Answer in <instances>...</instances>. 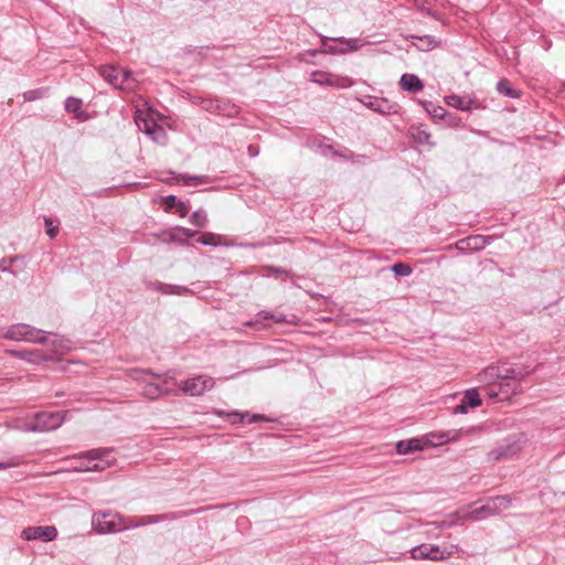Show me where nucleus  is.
I'll return each instance as SVG.
<instances>
[{
	"instance_id": "obj_1",
	"label": "nucleus",
	"mask_w": 565,
	"mask_h": 565,
	"mask_svg": "<svg viewBox=\"0 0 565 565\" xmlns=\"http://www.w3.org/2000/svg\"><path fill=\"white\" fill-rule=\"evenodd\" d=\"M100 76L115 88L134 92L136 87V79L132 74L121 67L114 65H104L99 68Z\"/></svg>"
},
{
	"instance_id": "obj_2",
	"label": "nucleus",
	"mask_w": 565,
	"mask_h": 565,
	"mask_svg": "<svg viewBox=\"0 0 565 565\" xmlns=\"http://www.w3.org/2000/svg\"><path fill=\"white\" fill-rule=\"evenodd\" d=\"M3 338L14 341H28L40 344H44L47 341V337L45 335L44 331L25 323L11 326L3 334Z\"/></svg>"
},
{
	"instance_id": "obj_3",
	"label": "nucleus",
	"mask_w": 565,
	"mask_h": 565,
	"mask_svg": "<svg viewBox=\"0 0 565 565\" xmlns=\"http://www.w3.org/2000/svg\"><path fill=\"white\" fill-rule=\"evenodd\" d=\"M486 395L491 399L508 401L513 395L522 393L520 380H499L495 383H489L484 387Z\"/></svg>"
},
{
	"instance_id": "obj_4",
	"label": "nucleus",
	"mask_w": 565,
	"mask_h": 565,
	"mask_svg": "<svg viewBox=\"0 0 565 565\" xmlns=\"http://www.w3.org/2000/svg\"><path fill=\"white\" fill-rule=\"evenodd\" d=\"M121 516L111 511L95 512L92 518L93 529L98 534L115 533L128 529L129 526L121 525Z\"/></svg>"
},
{
	"instance_id": "obj_5",
	"label": "nucleus",
	"mask_w": 565,
	"mask_h": 565,
	"mask_svg": "<svg viewBox=\"0 0 565 565\" xmlns=\"http://www.w3.org/2000/svg\"><path fill=\"white\" fill-rule=\"evenodd\" d=\"M113 452V449L109 448H97L92 449L83 455L81 458L87 460V462L82 463L81 467L76 468L81 471H100L111 466L115 459H108L107 457Z\"/></svg>"
},
{
	"instance_id": "obj_6",
	"label": "nucleus",
	"mask_w": 565,
	"mask_h": 565,
	"mask_svg": "<svg viewBox=\"0 0 565 565\" xmlns=\"http://www.w3.org/2000/svg\"><path fill=\"white\" fill-rule=\"evenodd\" d=\"M67 412H40L34 415L33 420L28 425L29 431L54 430L62 426Z\"/></svg>"
},
{
	"instance_id": "obj_7",
	"label": "nucleus",
	"mask_w": 565,
	"mask_h": 565,
	"mask_svg": "<svg viewBox=\"0 0 565 565\" xmlns=\"http://www.w3.org/2000/svg\"><path fill=\"white\" fill-rule=\"evenodd\" d=\"M181 391L190 396H201L215 386V380L206 375H198L180 383Z\"/></svg>"
},
{
	"instance_id": "obj_8",
	"label": "nucleus",
	"mask_w": 565,
	"mask_h": 565,
	"mask_svg": "<svg viewBox=\"0 0 565 565\" xmlns=\"http://www.w3.org/2000/svg\"><path fill=\"white\" fill-rule=\"evenodd\" d=\"M522 450L521 445L516 440H507L503 444L499 445L487 454L488 461H501L513 459L516 457Z\"/></svg>"
},
{
	"instance_id": "obj_9",
	"label": "nucleus",
	"mask_w": 565,
	"mask_h": 565,
	"mask_svg": "<svg viewBox=\"0 0 565 565\" xmlns=\"http://www.w3.org/2000/svg\"><path fill=\"white\" fill-rule=\"evenodd\" d=\"M523 375L521 371L515 369H507L501 372L499 367L489 366L479 374V381L486 382L488 385L489 383H495V380H521Z\"/></svg>"
},
{
	"instance_id": "obj_10",
	"label": "nucleus",
	"mask_w": 565,
	"mask_h": 565,
	"mask_svg": "<svg viewBox=\"0 0 565 565\" xmlns=\"http://www.w3.org/2000/svg\"><path fill=\"white\" fill-rule=\"evenodd\" d=\"M450 552H445L434 544H420L411 551L413 559L443 561L450 556Z\"/></svg>"
},
{
	"instance_id": "obj_11",
	"label": "nucleus",
	"mask_w": 565,
	"mask_h": 565,
	"mask_svg": "<svg viewBox=\"0 0 565 565\" xmlns=\"http://www.w3.org/2000/svg\"><path fill=\"white\" fill-rule=\"evenodd\" d=\"M21 537L25 541L40 540L42 542H51L57 537V529L53 525L29 526L22 531Z\"/></svg>"
},
{
	"instance_id": "obj_12",
	"label": "nucleus",
	"mask_w": 565,
	"mask_h": 565,
	"mask_svg": "<svg viewBox=\"0 0 565 565\" xmlns=\"http://www.w3.org/2000/svg\"><path fill=\"white\" fill-rule=\"evenodd\" d=\"M202 509L196 510H182L177 512H169L163 514H154V515H146L140 519V522L136 523L131 527H138L141 525H148L152 523H158L162 521H174L181 518H186L189 515L199 513Z\"/></svg>"
},
{
	"instance_id": "obj_13",
	"label": "nucleus",
	"mask_w": 565,
	"mask_h": 565,
	"mask_svg": "<svg viewBox=\"0 0 565 565\" xmlns=\"http://www.w3.org/2000/svg\"><path fill=\"white\" fill-rule=\"evenodd\" d=\"M147 286L149 289L163 295L190 296L193 294V291L185 286L163 284L161 281H150Z\"/></svg>"
},
{
	"instance_id": "obj_14",
	"label": "nucleus",
	"mask_w": 565,
	"mask_h": 565,
	"mask_svg": "<svg viewBox=\"0 0 565 565\" xmlns=\"http://www.w3.org/2000/svg\"><path fill=\"white\" fill-rule=\"evenodd\" d=\"M365 105L370 109L383 115L396 114L398 108L397 104L382 97H370V100L365 103Z\"/></svg>"
},
{
	"instance_id": "obj_15",
	"label": "nucleus",
	"mask_w": 565,
	"mask_h": 565,
	"mask_svg": "<svg viewBox=\"0 0 565 565\" xmlns=\"http://www.w3.org/2000/svg\"><path fill=\"white\" fill-rule=\"evenodd\" d=\"M492 241L491 236L473 235L458 242L459 249L480 250Z\"/></svg>"
},
{
	"instance_id": "obj_16",
	"label": "nucleus",
	"mask_w": 565,
	"mask_h": 565,
	"mask_svg": "<svg viewBox=\"0 0 565 565\" xmlns=\"http://www.w3.org/2000/svg\"><path fill=\"white\" fill-rule=\"evenodd\" d=\"M411 137L417 145L427 146L428 148L436 146V142L431 139V134L423 125L412 126Z\"/></svg>"
},
{
	"instance_id": "obj_17",
	"label": "nucleus",
	"mask_w": 565,
	"mask_h": 565,
	"mask_svg": "<svg viewBox=\"0 0 565 565\" xmlns=\"http://www.w3.org/2000/svg\"><path fill=\"white\" fill-rule=\"evenodd\" d=\"M512 500L509 495H498L487 501L488 515H495L511 507Z\"/></svg>"
},
{
	"instance_id": "obj_18",
	"label": "nucleus",
	"mask_w": 565,
	"mask_h": 565,
	"mask_svg": "<svg viewBox=\"0 0 565 565\" xmlns=\"http://www.w3.org/2000/svg\"><path fill=\"white\" fill-rule=\"evenodd\" d=\"M399 85L402 89L413 94L422 92L424 88V84L419 79V77L408 73L402 75L399 79Z\"/></svg>"
},
{
	"instance_id": "obj_19",
	"label": "nucleus",
	"mask_w": 565,
	"mask_h": 565,
	"mask_svg": "<svg viewBox=\"0 0 565 565\" xmlns=\"http://www.w3.org/2000/svg\"><path fill=\"white\" fill-rule=\"evenodd\" d=\"M423 446L419 439L401 440L396 444V451L399 455H407L416 450H422Z\"/></svg>"
},
{
	"instance_id": "obj_20",
	"label": "nucleus",
	"mask_w": 565,
	"mask_h": 565,
	"mask_svg": "<svg viewBox=\"0 0 565 565\" xmlns=\"http://www.w3.org/2000/svg\"><path fill=\"white\" fill-rule=\"evenodd\" d=\"M462 434H463V430L459 429V430L444 431L438 435H430V437L436 440L431 439V440H429V443L434 446L444 445L450 440H457Z\"/></svg>"
},
{
	"instance_id": "obj_21",
	"label": "nucleus",
	"mask_w": 565,
	"mask_h": 565,
	"mask_svg": "<svg viewBox=\"0 0 565 565\" xmlns=\"http://www.w3.org/2000/svg\"><path fill=\"white\" fill-rule=\"evenodd\" d=\"M228 416L231 417V422L233 424L245 423V422L257 423V422L266 420L265 416H263V415H250L247 412H245V413L233 412V413H230Z\"/></svg>"
},
{
	"instance_id": "obj_22",
	"label": "nucleus",
	"mask_w": 565,
	"mask_h": 565,
	"mask_svg": "<svg viewBox=\"0 0 565 565\" xmlns=\"http://www.w3.org/2000/svg\"><path fill=\"white\" fill-rule=\"evenodd\" d=\"M312 82L319 85L340 86L339 81L334 79L331 74L323 71H315L311 73Z\"/></svg>"
},
{
	"instance_id": "obj_23",
	"label": "nucleus",
	"mask_w": 565,
	"mask_h": 565,
	"mask_svg": "<svg viewBox=\"0 0 565 565\" xmlns=\"http://www.w3.org/2000/svg\"><path fill=\"white\" fill-rule=\"evenodd\" d=\"M145 134H147L154 142L159 145H166L167 142L168 136L166 130L157 124H151V130L145 129Z\"/></svg>"
},
{
	"instance_id": "obj_24",
	"label": "nucleus",
	"mask_w": 565,
	"mask_h": 565,
	"mask_svg": "<svg viewBox=\"0 0 565 565\" xmlns=\"http://www.w3.org/2000/svg\"><path fill=\"white\" fill-rule=\"evenodd\" d=\"M462 401L470 407H477L481 405V398L477 388H470L465 392Z\"/></svg>"
},
{
	"instance_id": "obj_25",
	"label": "nucleus",
	"mask_w": 565,
	"mask_h": 565,
	"mask_svg": "<svg viewBox=\"0 0 565 565\" xmlns=\"http://www.w3.org/2000/svg\"><path fill=\"white\" fill-rule=\"evenodd\" d=\"M162 393H167V390L162 388L159 384L149 383L143 387V395L150 399L157 398Z\"/></svg>"
},
{
	"instance_id": "obj_26",
	"label": "nucleus",
	"mask_w": 565,
	"mask_h": 565,
	"mask_svg": "<svg viewBox=\"0 0 565 565\" xmlns=\"http://www.w3.org/2000/svg\"><path fill=\"white\" fill-rule=\"evenodd\" d=\"M422 104L425 107V109L427 110V113H429L434 118H439V119L445 118L447 111L444 107L436 106L430 102H422Z\"/></svg>"
},
{
	"instance_id": "obj_27",
	"label": "nucleus",
	"mask_w": 565,
	"mask_h": 565,
	"mask_svg": "<svg viewBox=\"0 0 565 565\" xmlns=\"http://www.w3.org/2000/svg\"><path fill=\"white\" fill-rule=\"evenodd\" d=\"M417 39L419 41L417 46L422 51H429V50H431V49H434V47L439 45V41L436 40L434 36H430V35H425V36L417 38Z\"/></svg>"
},
{
	"instance_id": "obj_28",
	"label": "nucleus",
	"mask_w": 565,
	"mask_h": 565,
	"mask_svg": "<svg viewBox=\"0 0 565 565\" xmlns=\"http://www.w3.org/2000/svg\"><path fill=\"white\" fill-rule=\"evenodd\" d=\"M497 89L499 93H502L511 98H516L520 96V92L518 89L511 88L509 86L508 81L501 79L497 84Z\"/></svg>"
},
{
	"instance_id": "obj_29",
	"label": "nucleus",
	"mask_w": 565,
	"mask_h": 565,
	"mask_svg": "<svg viewBox=\"0 0 565 565\" xmlns=\"http://www.w3.org/2000/svg\"><path fill=\"white\" fill-rule=\"evenodd\" d=\"M190 222L196 227H204L207 223V216L203 211H195L190 216Z\"/></svg>"
},
{
	"instance_id": "obj_30",
	"label": "nucleus",
	"mask_w": 565,
	"mask_h": 565,
	"mask_svg": "<svg viewBox=\"0 0 565 565\" xmlns=\"http://www.w3.org/2000/svg\"><path fill=\"white\" fill-rule=\"evenodd\" d=\"M391 269L396 276H402V277L409 276L413 271L412 267L405 263H395L391 267Z\"/></svg>"
},
{
	"instance_id": "obj_31",
	"label": "nucleus",
	"mask_w": 565,
	"mask_h": 565,
	"mask_svg": "<svg viewBox=\"0 0 565 565\" xmlns=\"http://www.w3.org/2000/svg\"><path fill=\"white\" fill-rule=\"evenodd\" d=\"M448 105L456 107L461 110L469 109L468 102H466L462 97L457 95H451L447 99Z\"/></svg>"
},
{
	"instance_id": "obj_32",
	"label": "nucleus",
	"mask_w": 565,
	"mask_h": 565,
	"mask_svg": "<svg viewBox=\"0 0 565 565\" xmlns=\"http://www.w3.org/2000/svg\"><path fill=\"white\" fill-rule=\"evenodd\" d=\"M82 100L76 97H67L65 100V109L70 113L77 114V111L81 109ZM78 118L79 116L76 115Z\"/></svg>"
},
{
	"instance_id": "obj_33",
	"label": "nucleus",
	"mask_w": 565,
	"mask_h": 565,
	"mask_svg": "<svg viewBox=\"0 0 565 565\" xmlns=\"http://www.w3.org/2000/svg\"><path fill=\"white\" fill-rule=\"evenodd\" d=\"M198 242L205 246H217L218 237L213 233H204L200 236Z\"/></svg>"
},
{
	"instance_id": "obj_34",
	"label": "nucleus",
	"mask_w": 565,
	"mask_h": 565,
	"mask_svg": "<svg viewBox=\"0 0 565 565\" xmlns=\"http://www.w3.org/2000/svg\"><path fill=\"white\" fill-rule=\"evenodd\" d=\"M44 95H45L44 88H36V89H31V90L23 93V98H24V100L31 102V100L40 99Z\"/></svg>"
},
{
	"instance_id": "obj_35",
	"label": "nucleus",
	"mask_w": 565,
	"mask_h": 565,
	"mask_svg": "<svg viewBox=\"0 0 565 565\" xmlns=\"http://www.w3.org/2000/svg\"><path fill=\"white\" fill-rule=\"evenodd\" d=\"M178 182H182L184 185H192L196 181H202L203 177L189 175V174H180L177 178Z\"/></svg>"
},
{
	"instance_id": "obj_36",
	"label": "nucleus",
	"mask_w": 565,
	"mask_h": 565,
	"mask_svg": "<svg viewBox=\"0 0 565 565\" xmlns=\"http://www.w3.org/2000/svg\"><path fill=\"white\" fill-rule=\"evenodd\" d=\"M329 41H330V39H322V46H323V52L324 53L338 54V53H343L344 52L343 49H338L334 45L328 44Z\"/></svg>"
},
{
	"instance_id": "obj_37",
	"label": "nucleus",
	"mask_w": 565,
	"mask_h": 565,
	"mask_svg": "<svg viewBox=\"0 0 565 565\" xmlns=\"http://www.w3.org/2000/svg\"><path fill=\"white\" fill-rule=\"evenodd\" d=\"M44 223H45V226H46V234L51 238H54L57 235V233H58V227L54 226L52 220L49 218V217L44 218Z\"/></svg>"
},
{
	"instance_id": "obj_38",
	"label": "nucleus",
	"mask_w": 565,
	"mask_h": 565,
	"mask_svg": "<svg viewBox=\"0 0 565 565\" xmlns=\"http://www.w3.org/2000/svg\"><path fill=\"white\" fill-rule=\"evenodd\" d=\"M482 514H487L488 515L487 502L482 507L472 510L469 513V516L471 519L477 520V519H480Z\"/></svg>"
},
{
	"instance_id": "obj_39",
	"label": "nucleus",
	"mask_w": 565,
	"mask_h": 565,
	"mask_svg": "<svg viewBox=\"0 0 565 565\" xmlns=\"http://www.w3.org/2000/svg\"><path fill=\"white\" fill-rule=\"evenodd\" d=\"M179 202L174 195H168L166 198L167 210H171L172 207H179Z\"/></svg>"
},
{
	"instance_id": "obj_40",
	"label": "nucleus",
	"mask_w": 565,
	"mask_h": 565,
	"mask_svg": "<svg viewBox=\"0 0 565 565\" xmlns=\"http://www.w3.org/2000/svg\"><path fill=\"white\" fill-rule=\"evenodd\" d=\"M469 407H470V406H469V405H467V403H465V402L461 399L460 404H458V405L454 408L452 413H454V414H466V413L468 412V408H469Z\"/></svg>"
},
{
	"instance_id": "obj_41",
	"label": "nucleus",
	"mask_w": 565,
	"mask_h": 565,
	"mask_svg": "<svg viewBox=\"0 0 565 565\" xmlns=\"http://www.w3.org/2000/svg\"><path fill=\"white\" fill-rule=\"evenodd\" d=\"M469 407H470V406H469V405H467V403H465V402L461 399L460 404H458V405L454 408L452 413H454V414H466V413L468 412V408H469Z\"/></svg>"
},
{
	"instance_id": "obj_42",
	"label": "nucleus",
	"mask_w": 565,
	"mask_h": 565,
	"mask_svg": "<svg viewBox=\"0 0 565 565\" xmlns=\"http://www.w3.org/2000/svg\"><path fill=\"white\" fill-rule=\"evenodd\" d=\"M142 122H143V126H141L140 119L137 118V125H138L139 129L142 130L143 132H145V129L151 130V124H154L152 120L149 121L147 119H143Z\"/></svg>"
},
{
	"instance_id": "obj_43",
	"label": "nucleus",
	"mask_w": 565,
	"mask_h": 565,
	"mask_svg": "<svg viewBox=\"0 0 565 565\" xmlns=\"http://www.w3.org/2000/svg\"><path fill=\"white\" fill-rule=\"evenodd\" d=\"M264 319H273L275 322H284L285 317L282 315L265 313Z\"/></svg>"
},
{
	"instance_id": "obj_44",
	"label": "nucleus",
	"mask_w": 565,
	"mask_h": 565,
	"mask_svg": "<svg viewBox=\"0 0 565 565\" xmlns=\"http://www.w3.org/2000/svg\"><path fill=\"white\" fill-rule=\"evenodd\" d=\"M10 353L14 356H18L20 359H23V360H28L30 361V353L26 352V351H10Z\"/></svg>"
},
{
	"instance_id": "obj_45",
	"label": "nucleus",
	"mask_w": 565,
	"mask_h": 565,
	"mask_svg": "<svg viewBox=\"0 0 565 565\" xmlns=\"http://www.w3.org/2000/svg\"><path fill=\"white\" fill-rule=\"evenodd\" d=\"M238 113V108L235 105H230L226 107V115L234 116Z\"/></svg>"
},
{
	"instance_id": "obj_46",
	"label": "nucleus",
	"mask_w": 565,
	"mask_h": 565,
	"mask_svg": "<svg viewBox=\"0 0 565 565\" xmlns=\"http://www.w3.org/2000/svg\"><path fill=\"white\" fill-rule=\"evenodd\" d=\"M179 212L181 216H185L188 213V209L183 202H179Z\"/></svg>"
},
{
	"instance_id": "obj_47",
	"label": "nucleus",
	"mask_w": 565,
	"mask_h": 565,
	"mask_svg": "<svg viewBox=\"0 0 565 565\" xmlns=\"http://www.w3.org/2000/svg\"><path fill=\"white\" fill-rule=\"evenodd\" d=\"M180 231H181V232L183 233V235H185L186 237H192V236H194V235H195V232H192V231H191V230H189V228H181Z\"/></svg>"
},
{
	"instance_id": "obj_48",
	"label": "nucleus",
	"mask_w": 565,
	"mask_h": 565,
	"mask_svg": "<svg viewBox=\"0 0 565 565\" xmlns=\"http://www.w3.org/2000/svg\"><path fill=\"white\" fill-rule=\"evenodd\" d=\"M270 269H271L276 275H280V274L287 273L285 269L280 268V267H271Z\"/></svg>"
},
{
	"instance_id": "obj_49",
	"label": "nucleus",
	"mask_w": 565,
	"mask_h": 565,
	"mask_svg": "<svg viewBox=\"0 0 565 565\" xmlns=\"http://www.w3.org/2000/svg\"><path fill=\"white\" fill-rule=\"evenodd\" d=\"M248 153L250 157H255L257 154V150L253 146H249Z\"/></svg>"
},
{
	"instance_id": "obj_50",
	"label": "nucleus",
	"mask_w": 565,
	"mask_h": 565,
	"mask_svg": "<svg viewBox=\"0 0 565 565\" xmlns=\"http://www.w3.org/2000/svg\"><path fill=\"white\" fill-rule=\"evenodd\" d=\"M258 324H259V321H258V320H256V321H248V322H246V326H248V327H257Z\"/></svg>"
},
{
	"instance_id": "obj_51",
	"label": "nucleus",
	"mask_w": 565,
	"mask_h": 565,
	"mask_svg": "<svg viewBox=\"0 0 565 565\" xmlns=\"http://www.w3.org/2000/svg\"><path fill=\"white\" fill-rule=\"evenodd\" d=\"M8 467H9L8 463L0 462V469H4V468H8Z\"/></svg>"
},
{
	"instance_id": "obj_52",
	"label": "nucleus",
	"mask_w": 565,
	"mask_h": 565,
	"mask_svg": "<svg viewBox=\"0 0 565 565\" xmlns=\"http://www.w3.org/2000/svg\"><path fill=\"white\" fill-rule=\"evenodd\" d=\"M0 269H2L3 271H10V273H11V270H10V269H8L7 267H2V265H1V264H0Z\"/></svg>"
},
{
	"instance_id": "obj_53",
	"label": "nucleus",
	"mask_w": 565,
	"mask_h": 565,
	"mask_svg": "<svg viewBox=\"0 0 565 565\" xmlns=\"http://www.w3.org/2000/svg\"><path fill=\"white\" fill-rule=\"evenodd\" d=\"M55 396H57V397L63 396V393L62 392H56Z\"/></svg>"
}]
</instances>
